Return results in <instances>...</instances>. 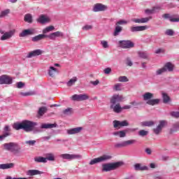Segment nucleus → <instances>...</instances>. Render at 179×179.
Returning a JSON list of instances; mask_svg holds the SVG:
<instances>
[{"label": "nucleus", "instance_id": "1", "mask_svg": "<svg viewBox=\"0 0 179 179\" xmlns=\"http://www.w3.org/2000/svg\"><path fill=\"white\" fill-rule=\"evenodd\" d=\"M37 126V122H31L29 120L22 121V129L25 131V132H31L34 131V134H38V132H41V129L34 130V127Z\"/></svg>", "mask_w": 179, "mask_h": 179}, {"label": "nucleus", "instance_id": "2", "mask_svg": "<svg viewBox=\"0 0 179 179\" xmlns=\"http://www.w3.org/2000/svg\"><path fill=\"white\" fill-rule=\"evenodd\" d=\"M154 96L152 93L145 92L143 94V99L148 106H156L160 103V99H153Z\"/></svg>", "mask_w": 179, "mask_h": 179}, {"label": "nucleus", "instance_id": "3", "mask_svg": "<svg viewBox=\"0 0 179 179\" xmlns=\"http://www.w3.org/2000/svg\"><path fill=\"white\" fill-rule=\"evenodd\" d=\"M3 146L5 150L11 152L12 153H14V155H17L18 153H20V147L19 146V144H17V143H6L3 145Z\"/></svg>", "mask_w": 179, "mask_h": 179}, {"label": "nucleus", "instance_id": "4", "mask_svg": "<svg viewBox=\"0 0 179 179\" xmlns=\"http://www.w3.org/2000/svg\"><path fill=\"white\" fill-rule=\"evenodd\" d=\"M122 164V162L103 164H102V171H113V170L118 169V167H120Z\"/></svg>", "mask_w": 179, "mask_h": 179}, {"label": "nucleus", "instance_id": "5", "mask_svg": "<svg viewBox=\"0 0 179 179\" xmlns=\"http://www.w3.org/2000/svg\"><path fill=\"white\" fill-rule=\"evenodd\" d=\"M113 159V156L110 155H103L99 157L93 159L90 162V166H93V164H97V163H101L102 162H107V160H111Z\"/></svg>", "mask_w": 179, "mask_h": 179}, {"label": "nucleus", "instance_id": "6", "mask_svg": "<svg viewBox=\"0 0 179 179\" xmlns=\"http://www.w3.org/2000/svg\"><path fill=\"white\" fill-rule=\"evenodd\" d=\"M118 45L119 47H120V48L127 50L129 48H134V47H135V43H134L132 41L124 40V41H120L118 42Z\"/></svg>", "mask_w": 179, "mask_h": 179}, {"label": "nucleus", "instance_id": "7", "mask_svg": "<svg viewBox=\"0 0 179 179\" xmlns=\"http://www.w3.org/2000/svg\"><path fill=\"white\" fill-rule=\"evenodd\" d=\"M60 157L64 160H80L82 155L79 154H62Z\"/></svg>", "mask_w": 179, "mask_h": 179}, {"label": "nucleus", "instance_id": "8", "mask_svg": "<svg viewBox=\"0 0 179 179\" xmlns=\"http://www.w3.org/2000/svg\"><path fill=\"white\" fill-rule=\"evenodd\" d=\"M1 34H3L1 36V41H5V40H9V38H12L13 36H15V33H16V30L13 29L10 30L9 31H3V30L1 29L0 30Z\"/></svg>", "mask_w": 179, "mask_h": 179}, {"label": "nucleus", "instance_id": "9", "mask_svg": "<svg viewBox=\"0 0 179 179\" xmlns=\"http://www.w3.org/2000/svg\"><path fill=\"white\" fill-rule=\"evenodd\" d=\"M108 10V6L101 3H96L92 8L93 12H106Z\"/></svg>", "mask_w": 179, "mask_h": 179}, {"label": "nucleus", "instance_id": "10", "mask_svg": "<svg viewBox=\"0 0 179 179\" xmlns=\"http://www.w3.org/2000/svg\"><path fill=\"white\" fill-rule=\"evenodd\" d=\"M13 78L9 76L3 75L0 76V85H12Z\"/></svg>", "mask_w": 179, "mask_h": 179}, {"label": "nucleus", "instance_id": "11", "mask_svg": "<svg viewBox=\"0 0 179 179\" xmlns=\"http://www.w3.org/2000/svg\"><path fill=\"white\" fill-rule=\"evenodd\" d=\"M166 125H167V120H160L157 127L153 129L154 134L159 135V134L162 132V129H163Z\"/></svg>", "mask_w": 179, "mask_h": 179}, {"label": "nucleus", "instance_id": "12", "mask_svg": "<svg viewBox=\"0 0 179 179\" xmlns=\"http://www.w3.org/2000/svg\"><path fill=\"white\" fill-rule=\"evenodd\" d=\"M34 33H36V30L34 29H24L19 34V37H27V36H31Z\"/></svg>", "mask_w": 179, "mask_h": 179}, {"label": "nucleus", "instance_id": "13", "mask_svg": "<svg viewBox=\"0 0 179 179\" xmlns=\"http://www.w3.org/2000/svg\"><path fill=\"white\" fill-rule=\"evenodd\" d=\"M110 108L116 114H120L122 111V107L120 103H110Z\"/></svg>", "mask_w": 179, "mask_h": 179}, {"label": "nucleus", "instance_id": "14", "mask_svg": "<svg viewBox=\"0 0 179 179\" xmlns=\"http://www.w3.org/2000/svg\"><path fill=\"white\" fill-rule=\"evenodd\" d=\"M129 125V123H128V121L124 120V121H119V120H115L113 121V127L114 128H121V127H128Z\"/></svg>", "mask_w": 179, "mask_h": 179}, {"label": "nucleus", "instance_id": "15", "mask_svg": "<svg viewBox=\"0 0 179 179\" xmlns=\"http://www.w3.org/2000/svg\"><path fill=\"white\" fill-rule=\"evenodd\" d=\"M43 53H44L43 50L37 49L34 51L29 52L27 55V58H33V57H38V55H41V54H43Z\"/></svg>", "mask_w": 179, "mask_h": 179}, {"label": "nucleus", "instance_id": "16", "mask_svg": "<svg viewBox=\"0 0 179 179\" xmlns=\"http://www.w3.org/2000/svg\"><path fill=\"white\" fill-rule=\"evenodd\" d=\"M82 131H83V127H78L67 130V134L68 135H76V134H80Z\"/></svg>", "mask_w": 179, "mask_h": 179}, {"label": "nucleus", "instance_id": "17", "mask_svg": "<svg viewBox=\"0 0 179 179\" xmlns=\"http://www.w3.org/2000/svg\"><path fill=\"white\" fill-rule=\"evenodd\" d=\"M122 101V96L115 94L110 99V104H120Z\"/></svg>", "mask_w": 179, "mask_h": 179}, {"label": "nucleus", "instance_id": "18", "mask_svg": "<svg viewBox=\"0 0 179 179\" xmlns=\"http://www.w3.org/2000/svg\"><path fill=\"white\" fill-rule=\"evenodd\" d=\"M149 20H152V16L143 18H132L131 22L134 23H148Z\"/></svg>", "mask_w": 179, "mask_h": 179}, {"label": "nucleus", "instance_id": "19", "mask_svg": "<svg viewBox=\"0 0 179 179\" xmlns=\"http://www.w3.org/2000/svg\"><path fill=\"white\" fill-rule=\"evenodd\" d=\"M145 30H148V26H137V27H131L130 28V31L131 33H136V31H145Z\"/></svg>", "mask_w": 179, "mask_h": 179}, {"label": "nucleus", "instance_id": "20", "mask_svg": "<svg viewBox=\"0 0 179 179\" xmlns=\"http://www.w3.org/2000/svg\"><path fill=\"white\" fill-rule=\"evenodd\" d=\"M160 9V6L153 7L152 9L145 10V13L146 15H153V13H157V12H159Z\"/></svg>", "mask_w": 179, "mask_h": 179}, {"label": "nucleus", "instance_id": "21", "mask_svg": "<svg viewBox=\"0 0 179 179\" xmlns=\"http://www.w3.org/2000/svg\"><path fill=\"white\" fill-rule=\"evenodd\" d=\"M40 174H44V172L36 169H31L27 171V176H38Z\"/></svg>", "mask_w": 179, "mask_h": 179}, {"label": "nucleus", "instance_id": "22", "mask_svg": "<svg viewBox=\"0 0 179 179\" xmlns=\"http://www.w3.org/2000/svg\"><path fill=\"white\" fill-rule=\"evenodd\" d=\"M164 68L166 72H173L174 71V64L171 62H166L164 65Z\"/></svg>", "mask_w": 179, "mask_h": 179}, {"label": "nucleus", "instance_id": "23", "mask_svg": "<svg viewBox=\"0 0 179 179\" xmlns=\"http://www.w3.org/2000/svg\"><path fill=\"white\" fill-rule=\"evenodd\" d=\"M48 73L49 76H50L51 78H54V76H55V74L58 73V69H57L55 67L51 66L49 67Z\"/></svg>", "mask_w": 179, "mask_h": 179}, {"label": "nucleus", "instance_id": "24", "mask_svg": "<svg viewBox=\"0 0 179 179\" xmlns=\"http://www.w3.org/2000/svg\"><path fill=\"white\" fill-rule=\"evenodd\" d=\"M37 22L38 23H41L42 24H44V23H48V22H50V18L45 15H41L37 19Z\"/></svg>", "mask_w": 179, "mask_h": 179}, {"label": "nucleus", "instance_id": "25", "mask_svg": "<svg viewBox=\"0 0 179 179\" xmlns=\"http://www.w3.org/2000/svg\"><path fill=\"white\" fill-rule=\"evenodd\" d=\"M113 135H114V136H119V138H125V136H127V130L113 132Z\"/></svg>", "mask_w": 179, "mask_h": 179}, {"label": "nucleus", "instance_id": "26", "mask_svg": "<svg viewBox=\"0 0 179 179\" xmlns=\"http://www.w3.org/2000/svg\"><path fill=\"white\" fill-rule=\"evenodd\" d=\"M15 167V164H0V169L1 170H7L8 169H13Z\"/></svg>", "mask_w": 179, "mask_h": 179}, {"label": "nucleus", "instance_id": "27", "mask_svg": "<svg viewBox=\"0 0 179 179\" xmlns=\"http://www.w3.org/2000/svg\"><path fill=\"white\" fill-rule=\"evenodd\" d=\"M135 170L145 171L149 170V167L146 166H141V164H136L134 165Z\"/></svg>", "mask_w": 179, "mask_h": 179}, {"label": "nucleus", "instance_id": "28", "mask_svg": "<svg viewBox=\"0 0 179 179\" xmlns=\"http://www.w3.org/2000/svg\"><path fill=\"white\" fill-rule=\"evenodd\" d=\"M56 124H42L41 128L42 129H51V128H56Z\"/></svg>", "mask_w": 179, "mask_h": 179}, {"label": "nucleus", "instance_id": "29", "mask_svg": "<svg viewBox=\"0 0 179 179\" xmlns=\"http://www.w3.org/2000/svg\"><path fill=\"white\" fill-rule=\"evenodd\" d=\"M43 38H45V34H39L31 38V41H34V43H37V41H40L41 40H43Z\"/></svg>", "mask_w": 179, "mask_h": 179}, {"label": "nucleus", "instance_id": "30", "mask_svg": "<svg viewBox=\"0 0 179 179\" xmlns=\"http://www.w3.org/2000/svg\"><path fill=\"white\" fill-rule=\"evenodd\" d=\"M76 82H78V78L73 77L66 83V86H68V87H71L73 86V85H75V83H76Z\"/></svg>", "mask_w": 179, "mask_h": 179}, {"label": "nucleus", "instance_id": "31", "mask_svg": "<svg viewBox=\"0 0 179 179\" xmlns=\"http://www.w3.org/2000/svg\"><path fill=\"white\" fill-rule=\"evenodd\" d=\"M48 110V109L47 107H45V106H42V107L39 108V109H38V115L39 117H43V115L45 113H47Z\"/></svg>", "mask_w": 179, "mask_h": 179}, {"label": "nucleus", "instance_id": "32", "mask_svg": "<svg viewBox=\"0 0 179 179\" xmlns=\"http://www.w3.org/2000/svg\"><path fill=\"white\" fill-rule=\"evenodd\" d=\"M179 130V122H176L173 124L172 128L170 129V134H174V132H177Z\"/></svg>", "mask_w": 179, "mask_h": 179}, {"label": "nucleus", "instance_id": "33", "mask_svg": "<svg viewBox=\"0 0 179 179\" xmlns=\"http://www.w3.org/2000/svg\"><path fill=\"white\" fill-rule=\"evenodd\" d=\"M122 31V27L120 25H116V27H115V31L113 32V36H120V33H121Z\"/></svg>", "mask_w": 179, "mask_h": 179}, {"label": "nucleus", "instance_id": "34", "mask_svg": "<svg viewBox=\"0 0 179 179\" xmlns=\"http://www.w3.org/2000/svg\"><path fill=\"white\" fill-rule=\"evenodd\" d=\"M13 129H15V131H19L20 129H23V122L21 123L16 122L13 124Z\"/></svg>", "mask_w": 179, "mask_h": 179}, {"label": "nucleus", "instance_id": "35", "mask_svg": "<svg viewBox=\"0 0 179 179\" xmlns=\"http://www.w3.org/2000/svg\"><path fill=\"white\" fill-rule=\"evenodd\" d=\"M90 97L87 94H78V100L79 101H85V100H89Z\"/></svg>", "mask_w": 179, "mask_h": 179}, {"label": "nucleus", "instance_id": "36", "mask_svg": "<svg viewBox=\"0 0 179 179\" xmlns=\"http://www.w3.org/2000/svg\"><path fill=\"white\" fill-rule=\"evenodd\" d=\"M36 163H47V159L44 157H36L34 158Z\"/></svg>", "mask_w": 179, "mask_h": 179}, {"label": "nucleus", "instance_id": "37", "mask_svg": "<svg viewBox=\"0 0 179 179\" xmlns=\"http://www.w3.org/2000/svg\"><path fill=\"white\" fill-rule=\"evenodd\" d=\"M166 69H164V67H162L161 69H158L156 71H155V75L156 76H160L162 75H163V73H166Z\"/></svg>", "mask_w": 179, "mask_h": 179}, {"label": "nucleus", "instance_id": "38", "mask_svg": "<svg viewBox=\"0 0 179 179\" xmlns=\"http://www.w3.org/2000/svg\"><path fill=\"white\" fill-rule=\"evenodd\" d=\"M136 142V140H128V141H123V146L124 148H127V146H129V145H134Z\"/></svg>", "mask_w": 179, "mask_h": 179}, {"label": "nucleus", "instance_id": "39", "mask_svg": "<svg viewBox=\"0 0 179 179\" xmlns=\"http://www.w3.org/2000/svg\"><path fill=\"white\" fill-rule=\"evenodd\" d=\"M24 20L27 23H31L33 22V17L31 16V14H26L24 15Z\"/></svg>", "mask_w": 179, "mask_h": 179}, {"label": "nucleus", "instance_id": "40", "mask_svg": "<svg viewBox=\"0 0 179 179\" xmlns=\"http://www.w3.org/2000/svg\"><path fill=\"white\" fill-rule=\"evenodd\" d=\"M46 162L49 160V162H54L55 160V156L52 153H48L46 155Z\"/></svg>", "mask_w": 179, "mask_h": 179}, {"label": "nucleus", "instance_id": "41", "mask_svg": "<svg viewBox=\"0 0 179 179\" xmlns=\"http://www.w3.org/2000/svg\"><path fill=\"white\" fill-rule=\"evenodd\" d=\"M142 127H153L155 125V122L153 121H145L141 122Z\"/></svg>", "mask_w": 179, "mask_h": 179}, {"label": "nucleus", "instance_id": "42", "mask_svg": "<svg viewBox=\"0 0 179 179\" xmlns=\"http://www.w3.org/2000/svg\"><path fill=\"white\" fill-rule=\"evenodd\" d=\"M54 26H49V27H47L46 28H45L43 30V34H47V33H50V31H52V30H54Z\"/></svg>", "mask_w": 179, "mask_h": 179}, {"label": "nucleus", "instance_id": "43", "mask_svg": "<svg viewBox=\"0 0 179 179\" xmlns=\"http://www.w3.org/2000/svg\"><path fill=\"white\" fill-rule=\"evenodd\" d=\"M162 98L164 100V103L165 104L169 103V101H170V96H169V95H167V94H166V93L162 94Z\"/></svg>", "mask_w": 179, "mask_h": 179}, {"label": "nucleus", "instance_id": "44", "mask_svg": "<svg viewBox=\"0 0 179 179\" xmlns=\"http://www.w3.org/2000/svg\"><path fill=\"white\" fill-rule=\"evenodd\" d=\"M124 24H128V21L125 20H120L115 23V26H122Z\"/></svg>", "mask_w": 179, "mask_h": 179}, {"label": "nucleus", "instance_id": "45", "mask_svg": "<svg viewBox=\"0 0 179 179\" xmlns=\"http://www.w3.org/2000/svg\"><path fill=\"white\" fill-rule=\"evenodd\" d=\"M122 84L121 83H117L113 87V90H115L116 92H120L122 90Z\"/></svg>", "mask_w": 179, "mask_h": 179}, {"label": "nucleus", "instance_id": "46", "mask_svg": "<svg viewBox=\"0 0 179 179\" xmlns=\"http://www.w3.org/2000/svg\"><path fill=\"white\" fill-rule=\"evenodd\" d=\"M62 113L64 115H71L72 114V108H67Z\"/></svg>", "mask_w": 179, "mask_h": 179}, {"label": "nucleus", "instance_id": "47", "mask_svg": "<svg viewBox=\"0 0 179 179\" xmlns=\"http://www.w3.org/2000/svg\"><path fill=\"white\" fill-rule=\"evenodd\" d=\"M10 12V10L6 9L3 11H1L0 14V17H5V16H8L9 15V13Z\"/></svg>", "mask_w": 179, "mask_h": 179}, {"label": "nucleus", "instance_id": "48", "mask_svg": "<svg viewBox=\"0 0 179 179\" xmlns=\"http://www.w3.org/2000/svg\"><path fill=\"white\" fill-rule=\"evenodd\" d=\"M20 94L21 96H23L24 97H26L27 96H33V95H34V92H20Z\"/></svg>", "mask_w": 179, "mask_h": 179}, {"label": "nucleus", "instance_id": "49", "mask_svg": "<svg viewBox=\"0 0 179 179\" xmlns=\"http://www.w3.org/2000/svg\"><path fill=\"white\" fill-rule=\"evenodd\" d=\"M8 136H10V133L6 132L3 134L1 136H0V142H2L5 138H8Z\"/></svg>", "mask_w": 179, "mask_h": 179}, {"label": "nucleus", "instance_id": "50", "mask_svg": "<svg viewBox=\"0 0 179 179\" xmlns=\"http://www.w3.org/2000/svg\"><path fill=\"white\" fill-rule=\"evenodd\" d=\"M170 115L173 118H179V111H172L170 113Z\"/></svg>", "mask_w": 179, "mask_h": 179}, {"label": "nucleus", "instance_id": "51", "mask_svg": "<svg viewBox=\"0 0 179 179\" xmlns=\"http://www.w3.org/2000/svg\"><path fill=\"white\" fill-rule=\"evenodd\" d=\"M148 134H149V131H148L146 130H140L138 131L139 136H146V135H148Z\"/></svg>", "mask_w": 179, "mask_h": 179}, {"label": "nucleus", "instance_id": "52", "mask_svg": "<svg viewBox=\"0 0 179 179\" xmlns=\"http://www.w3.org/2000/svg\"><path fill=\"white\" fill-rule=\"evenodd\" d=\"M118 80L120 82H128L129 80L128 79V78L125 76H120L118 78Z\"/></svg>", "mask_w": 179, "mask_h": 179}, {"label": "nucleus", "instance_id": "53", "mask_svg": "<svg viewBox=\"0 0 179 179\" xmlns=\"http://www.w3.org/2000/svg\"><path fill=\"white\" fill-rule=\"evenodd\" d=\"M138 55L141 58H143L144 59H146V58H148V53L145 52H138Z\"/></svg>", "mask_w": 179, "mask_h": 179}, {"label": "nucleus", "instance_id": "54", "mask_svg": "<svg viewBox=\"0 0 179 179\" xmlns=\"http://www.w3.org/2000/svg\"><path fill=\"white\" fill-rule=\"evenodd\" d=\"M165 34L166 36H174V31L173 29H166Z\"/></svg>", "mask_w": 179, "mask_h": 179}, {"label": "nucleus", "instance_id": "55", "mask_svg": "<svg viewBox=\"0 0 179 179\" xmlns=\"http://www.w3.org/2000/svg\"><path fill=\"white\" fill-rule=\"evenodd\" d=\"M70 99L72 101H79V94H74Z\"/></svg>", "mask_w": 179, "mask_h": 179}, {"label": "nucleus", "instance_id": "56", "mask_svg": "<svg viewBox=\"0 0 179 179\" xmlns=\"http://www.w3.org/2000/svg\"><path fill=\"white\" fill-rule=\"evenodd\" d=\"M25 144L29 145V146H34V145H36V141H25Z\"/></svg>", "mask_w": 179, "mask_h": 179}, {"label": "nucleus", "instance_id": "57", "mask_svg": "<svg viewBox=\"0 0 179 179\" xmlns=\"http://www.w3.org/2000/svg\"><path fill=\"white\" fill-rule=\"evenodd\" d=\"M169 21L173 22V23H177L179 22V17H176L175 16H171L170 17Z\"/></svg>", "mask_w": 179, "mask_h": 179}, {"label": "nucleus", "instance_id": "58", "mask_svg": "<svg viewBox=\"0 0 179 179\" xmlns=\"http://www.w3.org/2000/svg\"><path fill=\"white\" fill-rule=\"evenodd\" d=\"M101 45L103 48H108V42L107 41H101Z\"/></svg>", "mask_w": 179, "mask_h": 179}, {"label": "nucleus", "instance_id": "59", "mask_svg": "<svg viewBox=\"0 0 179 179\" xmlns=\"http://www.w3.org/2000/svg\"><path fill=\"white\" fill-rule=\"evenodd\" d=\"M50 38V40H55V38H56L54 32L49 35H45V38Z\"/></svg>", "mask_w": 179, "mask_h": 179}, {"label": "nucleus", "instance_id": "60", "mask_svg": "<svg viewBox=\"0 0 179 179\" xmlns=\"http://www.w3.org/2000/svg\"><path fill=\"white\" fill-rule=\"evenodd\" d=\"M55 34V37L57 38V37H62L64 36V34L61 31H56L53 32Z\"/></svg>", "mask_w": 179, "mask_h": 179}, {"label": "nucleus", "instance_id": "61", "mask_svg": "<svg viewBox=\"0 0 179 179\" xmlns=\"http://www.w3.org/2000/svg\"><path fill=\"white\" fill-rule=\"evenodd\" d=\"M92 29H93V26L89 25V24H87L83 27V30L87 31V30H92Z\"/></svg>", "mask_w": 179, "mask_h": 179}, {"label": "nucleus", "instance_id": "62", "mask_svg": "<svg viewBox=\"0 0 179 179\" xmlns=\"http://www.w3.org/2000/svg\"><path fill=\"white\" fill-rule=\"evenodd\" d=\"M126 65H127V66H132V65H134V63H132V61H131V59L127 58L126 59Z\"/></svg>", "mask_w": 179, "mask_h": 179}, {"label": "nucleus", "instance_id": "63", "mask_svg": "<svg viewBox=\"0 0 179 179\" xmlns=\"http://www.w3.org/2000/svg\"><path fill=\"white\" fill-rule=\"evenodd\" d=\"M24 87V83H23L22 82L17 83V89H23Z\"/></svg>", "mask_w": 179, "mask_h": 179}, {"label": "nucleus", "instance_id": "64", "mask_svg": "<svg viewBox=\"0 0 179 179\" xmlns=\"http://www.w3.org/2000/svg\"><path fill=\"white\" fill-rule=\"evenodd\" d=\"M115 148H124V143L123 141L120 143H117L115 145Z\"/></svg>", "mask_w": 179, "mask_h": 179}]
</instances>
